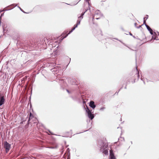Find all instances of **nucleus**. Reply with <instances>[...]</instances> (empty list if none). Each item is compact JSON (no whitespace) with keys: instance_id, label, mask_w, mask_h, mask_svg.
Returning <instances> with one entry per match:
<instances>
[{"instance_id":"nucleus-28","label":"nucleus","mask_w":159,"mask_h":159,"mask_svg":"<svg viewBox=\"0 0 159 159\" xmlns=\"http://www.w3.org/2000/svg\"><path fill=\"white\" fill-rule=\"evenodd\" d=\"M49 132L51 134H52V133H51V132H50V131H49Z\"/></svg>"},{"instance_id":"nucleus-30","label":"nucleus","mask_w":159,"mask_h":159,"mask_svg":"<svg viewBox=\"0 0 159 159\" xmlns=\"http://www.w3.org/2000/svg\"><path fill=\"white\" fill-rule=\"evenodd\" d=\"M77 3H77H76V4H75V5H76V4H77Z\"/></svg>"},{"instance_id":"nucleus-22","label":"nucleus","mask_w":159,"mask_h":159,"mask_svg":"<svg viewBox=\"0 0 159 159\" xmlns=\"http://www.w3.org/2000/svg\"><path fill=\"white\" fill-rule=\"evenodd\" d=\"M141 80H142L143 82H144V83L145 84V79H144L143 80V79L141 77Z\"/></svg>"},{"instance_id":"nucleus-13","label":"nucleus","mask_w":159,"mask_h":159,"mask_svg":"<svg viewBox=\"0 0 159 159\" xmlns=\"http://www.w3.org/2000/svg\"><path fill=\"white\" fill-rule=\"evenodd\" d=\"M110 159H116L115 157L111 151H110Z\"/></svg>"},{"instance_id":"nucleus-1","label":"nucleus","mask_w":159,"mask_h":159,"mask_svg":"<svg viewBox=\"0 0 159 159\" xmlns=\"http://www.w3.org/2000/svg\"><path fill=\"white\" fill-rule=\"evenodd\" d=\"M98 145L100 148V151L101 152L106 155L108 154V145L107 143H104L102 140H100L98 141Z\"/></svg>"},{"instance_id":"nucleus-5","label":"nucleus","mask_w":159,"mask_h":159,"mask_svg":"<svg viewBox=\"0 0 159 159\" xmlns=\"http://www.w3.org/2000/svg\"><path fill=\"white\" fill-rule=\"evenodd\" d=\"M152 39L154 40L155 39L157 40H159V33L158 32H154V34L152 36L151 40Z\"/></svg>"},{"instance_id":"nucleus-9","label":"nucleus","mask_w":159,"mask_h":159,"mask_svg":"<svg viewBox=\"0 0 159 159\" xmlns=\"http://www.w3.org/2000/svg\"><path fill=\"white\" fill-rule=\"evenodd\" d=\"M89 106L93 108V109H94L96 107V105L94 104V102L93 101H91L90 102Z\"/></svg>"},{"instance_id":"nucleus-14","label":"nucleus","mask_w":159,"mask_h":159,"mask_svg":"<svg viewBox=\"0 0 159 159\" xmlns=\"http://www.w3.org/2000/svg\"><path fill=\"white\" fill-rule=\"evenodd\" d=\"M103 15L101 14V15L100 16L99 14H98L97 15L95 16L96 19L98 20Z\"/></svg>"},{"instance_id":"nucleus-4","label":"nucleus","mask_w":159,"mask_h":159,"mask_svg":"<svg viewBox=\"0 0 159 159\" xmlns=\"http://www.w3.org/2000/svg\"><path fill=\"white\" fill-rule=\"evenodd\" d=\"M4 148L6 149V152H7L11 148V145L7 143V141L4 142Z\"/></svg>"},{"instance_id":"nucleus-19","label":"nucleus","mask_w":159,"mask_h":159,"mask_svg":"<svg viewBox=\"0 0 159 159\" xmlns=\"http://www.w3.org/2000/svg\"><path fill=\"white\" fill-rule=\"evenodd\" d=\"M90 0H85V1L87 2H88V4L89 5V9H90V3L89 2V1Z\"/></svg>"},{"instance_id":"nucleus-26","label":"nucleus","mask_w":159,"mask_h":159,"mask_svg":"<svg viewBox=\"0 0 159 159\" xmlns=\"http://www.w3.org/2000/svg\"><path fill=\"white\" fill-rule=\"evenodd\" d=\"M67 91L68 93H69V92L68 90H67Z\"/></svg>"},{"instance_id":"nucleus-17","label":"nucleus","mask_w":159,"mask_h":159,"mask_svg":"<svg viewBox=\"0 0 159 159\" xmlns=\"http://www.w3.org/2000/svg\"><path fill=\"white\" fill-rule=\"evenodd\" d=\"M136 69L137 71V75L138 77V79H139V72L138 71L137 66H136Z\"/></svg>"},{"instance_id":"nucleus-25","label":"nucleus","mask_w":159,"mask_h":159,"mask_svg":"<svg viewBox=\"0 0 159 159\" xmlns=\"http://www.w3.org/2000/svg\"><path fill=\"white\" fill-rule=\"evenodd\" d=\"M143 24H144L145 25V24H146L145 23V20H144V21H143Z\"/></svg>"},{"instance_id":"nucleus-12","label":"nucleus","mask_w":159,"mask_h":159,"mask_svg":"<svg viewBox=\"0 0 159 159\" xmlns=\"http://www.w3.org/2000/svg\"><path fill=\"white\" fill-rule=\"evenodd\" d=\"M57 50H56L54 51L52 53L51 55L52 57H54L56 56H57Z\"/></svg>"},{"instance_id":"nucleus-8","label":"nucleus","mask_w":159,"mask_h":159,"mask_svg":"<svg viewBox=\"0 0 159 159\" xmlns=\"http://www.w3.org/2000/svg\"><path fill=\"white\" fill-rule=\"evenodd\" d=\"M145 25L147 28V30L149 32L150 34L152 35H153L154 32H153V31L152 29L150 28V27L147 24H145Z\"/></svg>"},{"instance_id":"nucleus-24","label":"nucleus","mask_w":159,"mask_h":159,"mask_svg":"<svg viewBox=\"0 0 159 159\" xmlns=\"http://www.w3.org/2000/svg\"><path fill=\"white\" fill-rule=\"evenodd\" d=\"M18 7L19 8V9H20V10L22 11L21 9L20 8V7L18 6Z\"/></svg>"},{"instance_id":"nucleus-27","label":"nucleus","mask_w":159,"mask_h":159,"mask_svg":"<svg viewBox=\"0 0 159 159\" xmlns=\"http://www.w3.org/2000/svg\"><path fill=\"white\" fill-rule=\"evenodd\" d=\"M130 34L131 35H132V34H131L130 33Z\"/></svg>"},{"instance_id":"nucleus-10","label":"nucleus","mask_w":159,"mask_h":159,"mask_svg":"<svg viewBox=\"0 0 159 159\" xmlns=\"http://www.w3.org/2000/svg\"><path fill=\"white\" fill-rule=\"evenodd\" d=\"M58 43V42L57 41H55V42H54V43L52 44V47L54 48L56 47V48H58L59 46Z\"/></svg>"},{"instance_id":"nucleus-23","label":"nucleus","mask_w":159,"mask_h":159,"mask_svg":"<svg viewBox=\"0 0 159 159\" xmlns=\"http://www.w3.org/2000/svg\"><path fill=\"white\" fill-rule=\"evenodd\" d=\"M2 16V14L1 15V16H0V24H1V17Z\"/></svg>"},{"instance_id":"nucleus-6","label":"nucleus","mask_w":159,"mask_h":159,"mask_svg":"<svg viewBox=\"0 0 159 159\" xmlns=\"http://www.w3.org/2000/svg\"><path fill=\"white\" fill-rule=\"evenodd\" d=\"M152 39L154 40L155 39L157 40H159V33L158 32H154V34L152 36L151 40Z\"/></svg>"},{"instance_id":"nucleus-21","label":"nucleus","mask_w":159,"mask_h":159,"mask_svg":"<svg viewBox=\"0 0 159 159\" xmlns=\"http://www.w3.org/2000/svg\"><path fill=\"white\" fill-rule=\"evenodd\" d=\"M148 15L146 16V17L145 18H144V19L146 18V20L148 18Z\"/></svg>"},{"instance_id":"nucleus-3","label":"nucleus","mask_w":159,"mask_h":159,"mask_svg":"<svg viewBox=\"0 0 159 159\" xmlns=\"http://www.w3.org/2000/svg\"><path fill=\"white\" fill-rule=\"evenodd\" d=\"M86 111L88 114V116L89 118H90L92 120L94 117V116L93 114L92 113L91 111L90 110L88 107H87Z\"/></svg>"},{"instance_id":"nucleus-2","label":"nucleus","mask_w":159,"mask_h":159,"mask_svg":"<svg viewBox=\"0 0 159 159\" xmlns=\"http://www.w3.org/2000/svg\"><path fill=\"white\" fill-rule=\"evenodd\" d=\"M88 10V9L86 10L84 12H83L80 16H79V15L78 16V20L77 21L76 24L74 25V27L72 28L71 30L70 31L69 33L67 34H66V35L65 37H64V38H66L67 36H68L69 34L71 33L77 27L78 25L80 24V21L83 18V16Z\"/></svg>"},{"instance_id":"nucleus-20","label":"nucleus","mask_w":159,"mask_h":159,"mask_svg":"<svg viewBox=\"0 0 159 159\" xmlns=\"http://www.w3.org/2000/svg\"><path fill=\"white\" fill-rule=\"evenodd\" d=\"M105 109V108L104 107H102L100 108V110L101 111Z\"/></svg>"},{"instance_id":"nucleus-11","label":"nucleus","mask_w":159,"mask_h":159,"mask_svg":"<svg viewBox=\"0 0 159 159\" xmlns=\"http://www.w3.org/2000/svg\"><path fill=\"white\" fill-rule=\"evenodd\" d=\"M98 14H99L100 16L101 15V14L100 13V12L99 10H97L95 14L93 16L92 20H93L94 18L95 17V16L97 15Z\"/></svg>"},{"instance_id":"nucleus-16","label":"nucleus","mask_w":159,"mask_h":159,"mask_svg":"<svg viewBox=\"0 0 159 159\" xmlns=\"http://www.w3.org/2000/svg\"><path fill=\"white\" fill-rule=\"evenodd\" d=\"M13 6V7H12L11 8L9 9L10 10L11 9H13L14 7H16L17 6V5L16 4H12L11 5V6H10V7H11V6Z\"/></svg>"},{"instance_id":"nucleus-7","label":"nucleus","mask_w":159,"mask_h":159,"mask_svg":"<svg viewBox=\"0 0 159 159\" xmlns=\"http://www.w3.org/2000/svg\"><path fill=\"white\" fill-rule=\"evenodd\" d=\"M5 98L3 94H1L0 95V106L3 104L5 102Z\"/></svg>"},{"instance_id":"nucleus-18","label":"nucleus","mask_w":159,"mask_h":159,"mask_svg":"<svg viewBox=\"0 0 159 159\" xmlns=\"http://www.w3.org/2000/svg\"><path fill=\"white\" fill-rule=\"evenodd\" d=\"M137 24L136 23H134V26H135L137 28H140V27H141V25H139V26H137Z\"/></svg>"},{"instance_id":"nucleus-29","label":"nucleus","mask_w":159,"mask_h":159,"mask_svg":"<svg viewBox=\"0 0 159 159\" xmlns=\"http://www.w3.org/2000/svg\"><path fill=\"white\" fill-rule=\"evenodd\" d=\"M61 68L60 67V70H61Z\"/></svg>"},{"instance_id":"nucleus-31","label":"nucleus","mask_w":159,"mask_h":159,"mask_svg":"<svg viewBox=\"0 0 159 159\" xmlns=\"http://www.w3.org/2000/svg\"><path fill=\"white\" fill-rule=\"evenodd\" d=\"M77 3H77H76V4H75V5H76V4H77Z\"/></svg>"},{"instance_id":"nucleus-15","label":"nucleus","mask_w":159,"mask_h":159,"mask_svg":"<svg viewBox=\"0 0 159 159\" xmlns=\"http://www.w3.org/2000/svg\"><path fill=\"white\" fill-rule=\"evenodd\" d=\"M33 117V116L31 113L30 114V117L28 121V122L30 120V119H31Z\"/></svg>"}]
</instances>
